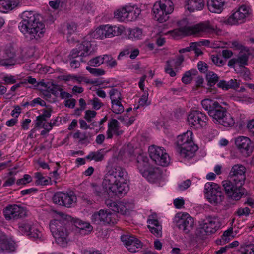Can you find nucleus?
<instances>
[{"instance_id":"obj_1","label":"nucleus","mask_w":254,"mask_h":254,"mask_svg":"<svg viewBox=\"0 0 254 254\" xmlns=\"http://www.w3.org/2000/svg\"><path fill=\"white\" fill-rule=\"evenodd\" d=\"M128 180V173L125 168L119 166H113L104 177L102 182L103 187L95 186L94 193L99 197H105L109 190L119 197H122L129 190Z\"/></svg>"},{"instance_id":"obj_2","label":"nucleus","mask_w":254,"mask_h":254,"mask_svg":"<svg viewBox=\"0 0 254 254\" xmlns=\"http://www.w3.org/2000/svg\"><path fill=\"white\" fill-rule=\"evenodd\" d=\"M18 28L28 41H36L43 37L45 32V25L40 16L32 11H25Z\"/></svg>"},{"instance_id":"obj_3","label":"nucleus","mask_w":254,"mask_h":254,"mask_svg":"<svg viewBox=\"0 0 254 254\" xmlns=\"http://www.w3.org/2000/svg\"><path fill=\"white\" fill-rule=\"evenodd\" d=\"M203 108L207 111L208 115L212 118L213 121L224 126H232L235 121L232 116L228 114L225 108L217 101L205 99L201 101Z\"/></svg>"},{"instance_id":"obj_4","label":"nucleus","mask_w":254,"mask_h":254,"mask_svg":"<svg viewBox=\"0 0 254 254\" xmlns=\"http://www.w3.org/2000/svg\"><path fill=\"white\" fill-rule=\"evenodd\" d=\"M192 131L188 130L177 137V144L179 147V154L187 160L193 158L198 150V146L192 140Z\"/></svg>"},{"instance_id":"obj_5","label":"nucleus","mask_w":254,"mask_h":254,"mask_svg":"<svg viewBox=\"0 0 254 254\" xmlns=\"http://www.w3.org/2000/svg\"><path fill=\"white\" fill-rule=\"evenodd\" d=\"M214 28L209 23H200L192 26H186L176 29L171 33L173 37H177L182 35H194L199 36L203 34L213 32Z\"/></svg>"},{"instance_id":"obj_6","label":"nucleus","mask_w":254,"mask_h":254,"mask_svg":"<svg viewBox=\"0 0 254 254\" xmlns=\"http://www.w3.org/2000/svg\"><path fill=\"white\" fill-rule=\"evenodd\" d=\"M49 227L56 243L61 247H66L68 243V233L64 221L52 220L50 222Z\"/></svg>"},{"instance_id":"obj_7","label":"nucleus","mask_w":254,"mask_h":254,"mask_svg":"<svg viewBox=\"0 0 254 254\" xmlns=\"http://www.w3.org/2000/svg\"><path fill=\"white\" fill-rule=\"evenodd\" d=\"M174 10V5L170 0H160L153 7L154 18L160 23L166 21Z\"/></svg>"},{"instance_id":"obj_8","label":"nucleus","mask_w":254,"mask_h":254,"mask_svg":"<svg viewBox=\"0 0 254 254\" xmlns=\"http://www.w3.org/2000/svg\"><path fill=\"white\" fill-rule=\"evenodd\" d=\"M91 220L94 224L103 226L114 224L117 222L118 219L116 213H112L110 210L101 209L92 214Z\"/></svg>"},{"instance_id":"obj_9","label":"nucleus","mask_w":254,"mask_h":254,"mask_svg":"<svg viewBox=\"0 0 254 254\" xmlns=\"http://www.w3.org/2000/svg\"><path fill=\"white\" fill-rule=\"evenodd\" d=\"M204 193L209 202L214 205L220 203L224 198L221 187L213 182H207L204 186Z\"/></svg>"},{"instance_id":"obj_10","label":"nucleus","mask_w":254,"mask_h":254,"mask_svg":"<svg viewBox=\"0 0 254 254\" xmlns=\"http://www.w3.org/2000/svg\"><path fill=\"white\" fill-rule=\"evenodd\" d=\"M222 184L227 196L234 200H239L247 193L246 190L242 187L243 185L235 183L231 180L223 181Z\"/></svg>"},{"instance_id":"obj_11","label":"nucleus","mask_w":254,"mask_h":254,"mask_svg":"<svg viewBox=\"0 0 254 254\" xmlns=\"http://www.w3.org/2000/svg\"><path fill=\"white\" fill-rule=\"evenodd\" d=\"M251 8L246 5H242L236 8L232 14L225 20L226 24L233 25L244 23L251 13Z\"/></svg>"},{"instance_id":"obj_12","label":"nucleus","mask_w":254,"mask_h":254,"mask_svg":"<svg viewBox=\"0 0 254 254\" xmlns=\"http://www.w3.org/2000/svg\"><path fill=\"white\" fill-rule=\"evenodd\" d=\"M150 158L158 165L166 166L169 163V157L163 148L152 145L148 148Z\"/></svg>"},{"instance_id":"obj_13","label":"nucleus","mask_w":254,"mask_h":254,"mask_svg":"<svg viewBox=\"0 0 254 254\" xmlns=\"http://www.w3.org/2000/svg\"><path fill=\"white\" fill-rule=\"evenodd\" d=\"M3 214L7 221L15 220L26 215V209L17 204H9L3 209Z\"/></svg>"},{"instance_id":"obj_14","label":"nucleus","mask_w":254,"mask_h":254,"mask_svg":"<svg viewBox=\"0 0 254 254\" xmlns=\"http://www.w3.org/2000/svg\"><path fill=\"white\" fill-rule=\"evenodd\" d=\"M187 121L191 127L199 128L206 126L208 118L204 113L199 111L194 110L188 114Z\"/></svg>"},{"instance_id":"obj_15","label":"nucleus","mask_w":254,"mask_h":254,"mask_svg":"<svg viewBox=\"0 0 254 254\" xmlns=\"http://www.w3.org/2000/svg\"><path fill=\"white\" fill-rule=\"evenodd\" d=\"M176 226L184 233H189L193 228L194 220L188 213H178L174 218Z\"/></svg>"},{"instance_id":"obj_16","label":"nucleus","mask_w":254,"mask_h":254,"mask_svg":"<svg viewBox=\"0 0 254 254\" xmlns=\"http://www.w3.org/2000/svg\"><path fill=\"white\" fill-rule=\"evenodd\" d=\"M16 62V50L12 46L7 47L0 54V65L5 67L13 66Z\"/></svg>"},{"instance_id":"obj_17","label":"nucleus","mask_w":254,"mask_h":254,"mask_svg":"<svg viewBox=\"0 0 254 254\" xmlns=\"http://www.w3.org/2000/svg\"><path fill=\"white\" fill-rule=\"evenodd\" d=\"M19 230L35 239H40L41 232L37 228V225L34 222L29 220L22 221L18 223Z\"/></svg>"},{"instance_id":"obj_18","label":"nucleus","mask_w":254,"mask_h":254,"mask_svg":"<svg viewBox=\"0 0 254 254\" xmlns=\"http://www.w3.org/2000/svg\"><path fill=\"white\" fill-rule=\"evenodd\" d=\"M246 168L241 164L234 165L229 174L230 180L243 185L246 180Z\"/></svg>"},{"instance_id":"obj_19","label":"nucleus","mask_w":254,"mask_h":254,"mask_svg":"<svg viewBox=\"0 0 254 254\" xmlns=\"http://www.w3.org/2000/svg\"><path fill=\"white\" fill-rule=\"evenodd\" d=\"M148 161V157L144 153L139 154L136 158L137 168L144 177H151L154 175V171L152 170Z\"/></svg>"},{"instance_id":"obj_20","label":"nucleus","mask_w":254,"mask_h":254,"mask_svg":"<svg viewBox=\"0 0 254 254\" xmlns=\"http://www.w3.org/2000/svg\"><path fill=\"white\" fill-rule=\"evenodd\" d=\"M221 226L220 219L215 216H208L204 220L202 229L207 235L215 233Z\"/></svg>"},{"instance_id":"obj_21","label":"nucleus","mask_w":254,"mask_h":254,"mask_svg":"<svg viewBox=\"0 0 254 254\" xmlns=\"http://www.w3.org/2000/svg\"><path fill=\"white\" fill-rule=\"evenodd\" d=\"M235 144L240 151L249 156L253 149V145L251 140L244 136H239L236 139Z\"/></svg>"},{"instance_id":"obj_22","label":"nucleus","mask_w":254,"mask_h":254,"mask_svg":"<svg viewBox=\"0 0 254 254\" xmlns=\"http://www.w3.org/2000/svg\"><path fill=\"white\" fill-rule=\"evenodd\" d=\"M147 223L148 228L152 234L157 237L162 236V225L157 220L155 213L149 215Z\"/></svg>"},{"instance_id":"obj_23","label":"nucleus","mask_w":254,"mask_h":254,"mask_svg":"<svg viewBox=\"0 0 254 254\" xmlns=\"http://www.w3.org/2000/svg\"><path fill=\"white\" fill-rule=\"evenodd\" d=\"M124 131L120 129V124L116 120L113 119L108 124V130L107 131V139H111L114 135H121Z\"/></svg>"},{"instance_id":"obj_24","label":"nucleus","mask_w":254,"mask_h":254,"mask_svg":"<svg viewBox=\"0 0 254 254\" xmlns=\"http://www.w3.org/2000/svg\"><path fill=\"white\" fill-rule=\"evenodd\" d=\"M248 54L240 53L237 57L229 60L228 66L231 68H234L235 64H238L241 67H244L248 65Z\"/></svg>"},{"instance_id":"obj_25","label":"nucleus","mask_w":254,"mask_h":254,"mask_svg":"<svg viewBox=\"0 0 254 254\" xmlns=\"http://www.w3.org/2000/svg\"><path fill=\"white\" fill-rule=\"evenodd\" d=\"M103 27L105 38H112L114 36L120 35L124 32V27L123 26L106 25H103Z\"/></svg>"},{"instance_id":"obj_26","label":"nucleus","mask_w":254,"mask_h":254,"mask_svg":"<svg viewBox=\"0 0 254 254\" xmlns=\"http://www.w3.org/2000/svg\"><path fill=\"white\" fill-rule=\"evenodd\" d=\"M228 0H208L207 6L209 10L214 13H220L224 8Z\"/></svg>"},{"instance_id":"obj_27","label":"nucleus","mask_w":254,"mask_h":254,"mask_svg":"<svg viewBox=\"0 0 254 254\" xmlns=\"http://www.w3.org/2000/svg\"><path fill=\"white\" fill-rule=\"evenodd\" d=\"M74 225L80 229V233L84 235L88 234L93 230L92 226L87 222L84 221L79 219H73Z\"/></svg>"},{"instance_id":"obj_28","label":"nucleus","mask_w":254,"mask_h":254,"mask_svg":"<svg viewBox=\"0 0 254 254\" xmlns=\"http://www.w3.org/2000/svg\"><path fill=\"white\" fill-rule=\"evenodd\" d=\"M18 4V0H0V11L6 13L16 8Z\"/></svg>"},{"instance_id":"obj_29","label":"nucleus","mask_w":254,"mask_h":254,"mask_svg":"<svg viewBox=\"0 0 254 254\" xmlns=\"http://www.w3.org/2000/svg\"><path fill=\"white\" fill-rule=\"evenodd\" d=\"M239 82L236 79H231L228 81L222 80H220L217 84L219 88L223 90H227L229 89H236L239 86Z\"/></svg>"},{"instance_id":"obj_30","label":"nucleus","mask_w":254,"mask_h":254,"mask_svg":"<svg viewBox=\"0 0 254 254\" xmlns=\"http://www.w3.org/2000/svg\"><path fill=\"white\" fill-rule=\"evenodd\" d=\"M204 6V0H189L187 9L190 12L201 10Z\"/></svg>"},{"instance_id":"obj_31","label":"nucleus","mask_w":254,"mask_h":254,"mask_svg":"<svg viewBox=\"0 0 254 254\" xmlns=\"http://www.w3.org/2000/svg\"><path fill=\"white\" fill-rule=\"evenodd\" d=\"M106 205L110 207L114 212L121 213L122 214H127L129 212V210L123 204H117L115 202H112L110 200H107L106 202Z\"/></svg>"},{"instance_id":"obj_32","label":"nucleus","mask_w":254,"mask_h":254,"mask_svg":"<svg viewBox=\"0 0 254 254\" xmlns=\"http://www.w3.org/2000/svg\"><path fill=\"white\" fill-rule=\"evenodd\" d=\"M234 237L233 228L230 227L227 230L225 231L221 238L216 240V243L218 245H223L228 243Z\"/></svg>"},{"instance_id":"obj_33","label":"nucleus","mask_w":254,"mask_h":254,"mask_svg":"<svg viewBox=\"0 0 254 254\" xmlns=\"http://www.w3.org/2000/svg\"><path fill=\"white\" fill-rule=\"evenodd\" d=\"M91 47V44L88 41H84L82 43L78 44L76 49L79 53L81 57L86 56L88 55L89 49Z\"/></svg>"},{"instance_id":"obj_34","label":"nucleus","mask_w":254,"mask_h":254,"mask_svg":"<svg viewBox=\"0 0 254 254\" xmlns=\"http://www.w3.org/2000/svg\"><path fill=\"white\" fill-rule=\"evenodd\" d=\"M197 74L198 71L195 69H192L186 71L182 78V82L186 84L190 83L192 80V76H195Z\"/></svg>"},{"instance_id":"obj_35","label":"nucleus","mask_w":254,"mask_h":254,"mask_svg":"<svg viewBox=\"0 0 254 254\" xmlns=\"http://www.w3.org/2000/svg\"><path fill=\"white\" fill-rule=\"evenodd\" d=\"M128 9H129V7L118 9L114 13L115 18L120 21H126Z\"/></svg>"},{"instance_id":"obj_36","label":"nucleus","mask_w":254,"mask_h":254,"mask_svg":"<svg viewBox=\"0 0 254 254\" xmlns=\"http://www.w3.org/2000/svg\"><path fill=\"white\" fill-rule=\"evenodd\" d=\"M219 77L217 74L213 71H208L206 74V79L208 85L212 87L219 81Z\"/></svg>"},{"instance_id":"obj_37","label":"nucleus","mask_w":254,"mask_h":254,"mask_svg":"<svg viewBox=\"0 0 254 254\" xmlns=\"http://www.w3.org/2000/svg\"><path fill=\"white\" fill-rule=\"evenodd\" d=\"M65 197H66L65 193L58 192L54 195L52 197V200L55 204L64 206Z\"/></svg>"},{"instance_id":"obj_38","label":"nucleus","mask_w":254,"mask_h":254,"mask_svg":"<svg viewBox=\"0 0 254 254\" xmlns=\"http://www.w3.org/2000/svg\"><path fill=\"white\" fill-rule=\"evenodd\" d=\"M142 244L140 240L137 238L135 239V240L133 241L132 243H129V245H127V249L131 253H135L138 251V250L141 248Z\"/></svg>"},{"instance_id":"obj_39","label":"nucleus","mask_w":254,"mask_h":254,"mask_svg":"<svg viewBox=\"0 0 254 254\" xmlns=\"http://www.w3.org/2000/svg\"><path fill=\"white\" fill-rule=\"evenodd\" d=\"M65 194L66 195V197H65L64 199V206L68 208L71 207L72 205L76 202L77 199L76 197L72 193H65Z\"/></svg>"},{"instance_id":"obj_40","label":"nucleus","mask_w":254,"mask_h":254,"mask_svg":"<svg viewBox=\"0 0 254 254\" xmlns=\"http://www.w3.org/2000/svg\"><path fill=\"white\" fill-rule=\"evenodd\" d=\"M107 64L110 68H114L117 65V62L111 55L105 54L103 55V64Z\"/></svg>"},{"instance_id":"obj_41","label":"nucleus","mask_w":254,"mask_h":254,"mask_svg":"<svg viewBox=\"0 0 254 254\" xmlns=\"http://www.w3.org/2000/svg\"><path fill=\"white\" fill-rule=\"evenodd\" d=\"M104 154L101 150L96 152H91L86 156V158L90 160H94L96 162L101 161L104 159Z\"/></svg>"},{"instance_id":"obj_42","label":"nucleus","mask_w":254,"mask_h":254,"mask_svg":"<svg viewBox=\"0 0 254 254\" xmlns=\"http://www.w3.org/2000/svg\"><path fill=\"white\" fill-rule=\"evenodd\" d=\"M110 99L112 102H116L122 100V95L121 92L117 89H112L109 92Z\"/></svg>"},{"instance_id":"obj_43","label":"nucleus","mask_w":254,"mask_h":254,"mask_svg":"<svg viewBox=\"0 0 254 254\" xmlns=\"http://www.w3.org/2000/svg\"><path fill=\"white\" fill-rule=\"evenodd\" d=\"M139 14V10H134L129 7L127 9V17L126 21H132L136 19Z\"/></svg>"},{"instance_id":"obj_44","label":"nucleus","mask_w":254,"mask_h":254,"mask_svg":"<svg viewBox=\"0 0 254 254\" xmlns=\"http://www.w3.org/2000/svg\"><path fill=\"white\" fill-rule=\"evenodd\" d=\"M240 254H254V245L252 244L245 245L240 249Z\"/></svg>"},{"instance_id":"obj_45","label":"nucleus","mask_w":254,"mask_h":254,"mask_svg":"<svg viewBox=\"0 0 254 254\" xmlns=\"http://www.w3.org/2000/svg\"><path fill=\"white\" fill-rule=\"evenodd\" d=\"M128 36L130 39H141L142 36V31L139 28L132 29L129 30Z\"/></svg>"},{"instance_id":"obj_46","label":"nucleus","mask_w":254,"mask_h":254,"mask_svg":"<svg viewBox=\"0 0 254 254\" xmlns=\"http://www.w3.org/2000/svg\"><path fill=\"white\" fill-rule=\"evenodd\" d=\"M112 110L116 114H121L124 111V107L121 101L112 102Z\"/></svg>"},{"instance_id":"obj_47","label":"nucleus","mask_w":254,"mask_h":254,"mask_svg":"<svg viewBox=\"0 0 254 254\" xmlns=\"http://www.w3.org/2000/svg\"><path fill=\"white\" fill-rule=\"evenodd\" d=\"M103 64V56H101L96 57L91 59L88 62V64L91 66H99Z\"/></svg>"},{"instance_id":"obj_48","label":"nucleus","mask_w":254,"mask_h":254,"mask_svg":"<svg viewBox=\"0 0 254 254\" xmlns=\"http://www.w3.org/2000/svg\"><path fill=\"white\" fill-rule=\"evenodd\" d=\"M91 35L92 37L95 39L99 38L103 39L105 38L103 25L97 28L94 32H92Z\"/></svg>"},{"instance_id":"obj_49","label":"nucleus","mask_w":254,"mask_h":254,"mask_svg":"<svg viewBox=\"0 0 254 254\" xmlns=\"http://www.w3.org/2000/svg\"><path fill=\"white\" fill-rule=\"evenodd\" d=\"M251 209L249 207H240L237 210L236 213L240 217L243 216L247 217L251 214Z\"/></svg>"},{"instance_id":"obj_50","label":"nucleus","mask_w":254,"mask_h":254,"mask_svg":"<svg viewBox=\"0 0 254 254\" xmlns=\"http://www.w3.org/2000/svg\"><path fill=\"white\" fill-rule=\"evenodd\" d=\"M211 59L213 63L218 66H223L226 62V60H223L218 55H212Z\"/></svg>"},{"instance_id":"obj_51","label":"nucleus","mask_w":254,"mask_h":254,"mask_svg":"<svg viewBox=\"0 0 254 254\" xmlns=\"http://www.w3.org/2000/svg\"><path fill=\"white\" fill-rule=\"evenodd\" d=\"M135 239V237L128 234L123 235L121 236V240L126 248L127 245H129V243H132Z\"/></svg>"},{"instance_id":"obj_52","label":"nucleus","mask_w":254,"mask_h":254,"mask_svg":"<svg viewBox=\"0 0 254 254\" xmlns=\"http://www.w3.org/2000/svg\"><path fill=\"white\" fill-rule=\"evenodd\" d=\"M150 104V102H148V94L144 93L138 101V105L134 108V110H137L140 106H147Z\"/></svg>"},{"instance_id":"obj_53","label":"nucleus","mask_w":254,"mask_h":254,"mask_svg":"<svg viewBox=\"0 0 254 254\" xmlns=\"http://www.w3.org/2000/svg\"><path fill=\"white\" fill-rule=\"evenodd\" d=\"M66 28L67 30V34L71 35L77 31V24L73 22H70L67 23Z\"/></svg>"},{"instance_id":"obj_54","label":"nucleus","mask_w":254,"mask_h":254,"mask_svg":"<svg viewBox=\"0 0 254 254\" xmlns=\"http://www.w3.org/2000/svg\"><path fill=\"white\" fill-rule=\"evenodd\" d=\"M91 74L95 76H100L103 75L105 74V71L101 68H94L89 66H87L86 68Z\"/></svg>"},{"instance_id":"obj_55","label":"nucleus","mask_w":254,"mask_h":254,"mask_svg":"<svg viewBox=\"0 0 254 254\" xmlns=\"http://www.w3.org/2000/svg\"><path fill=\"white\" fill-rule=\"evenodd\" d=\"M172 61H167L165 71V72L169 74L171 77H174L176 75V73L172 68L174 67V66L172 64Z\"/></svg>"},{"instance_id":"obj_56","label":"nucleus","mask_w":254,"mask_h":254,"mask_svg":"<svg viewBox=\"0 0 254 254\" xmlns=\"http://www.w3.org/2000/svg\"><path fill=\"white\" fill-rule=\"evenodd\" d=\"M61 89L60 86L56 84H52L51 86L48 87V90L56 97H59Z\"/></svg>"},{"instance_id":"obj_57","label":"nucleus","mask_w":254,"mask_h":254,"mask_svg":"<svg viewBox=\"0 0 254 254\" xmlns=\"http://www.w3.org/2000/svg\"><path fill=\"white\" fill-rule=\"evenodd\" d=\"M97 113L93 110H87L85 111L84 118L88 122H91L92 119L94 118L96 116Z\"/></svg>"},{"instance_id":"obj_58","label":"nucleus","mask_w":254,"mask_h":254,"mask_svg":"<svg viewBox=\"0 0 254 254\" xmlns=\"http://www.w3.org/2000/svg\"><path fill=\"white\" fill-rule=\"evenodd\" d=\"M2 80L6 84H14L16 82V77L11 75H7L3 77Z\"/></svg>"},{"instance_id":"obj_59","label":"nucleus","mask_w":254,"mask_h":254,"mask_svg":"<svg viewBox=\"0 0 254 254\" xmlns=\"http://www.w3.org/2000/svg\"><path fill=\"white\" fill-rule=\"evenodd\" d=\"M7 242L6 236L2 233L0 232V252L3 251L6 248Z\"/></svg>"},{"instance_id":"obj_60","label":"nucleus","mask_w":254,"mask_h":254,"mask_svg":"<svg viewBox=\"0 0 254 254\" xmlns=\"http://www.w3.org/2000/svg\"><path fill=\"white\" fill-rule=\"evenodd\" d=\"M191 184V181L190 179H187L178 184V189L180 190H184L189 188Z\"/></svg>"},{"instance_id":"obj_61","label":"nucleus","mask_w":254,"mask_h":254,"mask_svg":"<svg viewBox=\"0 0 254 254\" xmlns=\"http://www.w3.org/2000/svg\"><path fill=\"white\" fill-rule=\"evenodd\" d=\"M91 102L93 108L95 110H99L104 105L103 103L97 97H94Z\"/></svg>"},{"instance_id":"obj_62","label":"nucleus","mask_w":254,"mask_h":254,"mask_svg":"<svg viewBox=\"0 0 254 254\" xmlns=\"http://www.w3.org/2000/svg\"><path fill=\"white\" fill-rule=\"evenodd\" d=\"M197 67L199 70L202 73H205L208 72L207 64L202 61H199L198 63Z\"/></svg>"},{"instance_id":"obj_63","label":"nucleus","mask_w":254,"mask_h":254,"mask_svg":"<svg viewBox=\"0 0 254 254\" xmlns=\"http://www.w3.org/2000/svg\"><path fill=\"white\" fill-rule=\"evenodd\" d=\"M184 61V57L182 55H179L176 60H169L168 61H172V64L175 68L179 67Z\"/></svg>"},{"instance_id":"obj_64","label":"nucleus","mask_w":254,"mask_h":254,"mask_svg":"<svg viewBox=\"0 0 254 254\" xmlns=\"http://www.w3.org/2000/svg\"><path fill=\"white\" fill-rule=\"evenodd\" d=\"M244 205H248L252 211H254V199L251 197H247L244 202Z\"/></svg>"}]
</instances>
